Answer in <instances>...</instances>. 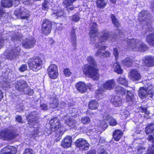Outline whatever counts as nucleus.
<instances>
[{"mask_svg": "<svg viewBox=\"0 0 154 154\" xmlns=\"http://www.w3.org/2000/svg\"><path fill=\"white\" fill-rule=\"evenodd\" d=\"M87 59L88 62L91 65L86 64L82 67V70L84 74L94 80H98L99 78V74L95 67L96 64L94 58L89 56L88 57Z\"/></svg>", "mask_w": 154, "mask_h": 154, "instance_id": "nucleus-1", "label": "nucleus"}, {"mask_svg": "<svg viewBox=\"0 0 154 154\" xmlns=\"http://www.w3.org/2000/svg\"><path fill=\"white\" fill-rule=\"evenodd\" d=\"M101 33L103 34V35L99 37L98 43H96L95 44L96 47L98 48V51L95 54V55L97 56H103V55L104 52L106 47L103 46L104 45L103 43L107 40H112L113 41L116 39V37L113 36V34L106 30L102 31Z\"/></svg>", "mask_w": 154, "mask_h": 154, "instance_id": "nucleus-2", "label": "nucleus"}, {"mask_svg": "<svg viewBox=\"0 0 154 154\" xmlns=\"http://www.w3.org/2000/svg\"><path fill=\"white\" fill-rule=\"evenodd\" d=\"M128 47L133 51H144L147 49L145 44L139 40L136 39H127Z\"/></svg>", "mask_w": 154, "mask_h": 154, "instance_id": "nucleus-3", "label": "nucleus"}, {"mask_svg": "<svg viewBox=\"0 0 154 154\" xmlns=\"http://www.w3.org/2000/svg\"><path fill=\"white\" fill-rule=\"evenodd\" d=\"M116 84L113 79L108 80L102 85L103 87H98V88L95 91L96 97L97 99H102L104 95V90H112L114 88Z\"/></svg>", "mask_w": 154, "mask_h": 154, "instance_id": "nucleus-4", "label": "nucleus"}, {"mask_svg": "<svg viewBox=\"0 0 154 154\" xmlns=\"http://www.w3.org/2000/svg\"><path fill=\"white\" fill-rule=\"evenodd\" d=\"M16 89L18 91L24 92L25 94L31 95L33 93L32 90L30 89L26 82L24 80H20L15 83Z\"/></svg>", "mask_w": 154, "mask_h": 154, "instance_id": "nucleus-5", "label": "nucleus"}, {"mask_svg": "<svg viewBox=\"0 0 154 154\" xmlns=\"http://www.w3.org/2000/svg\"><path fill=\"white\" fill-rule=\"evenodd\" d=\"M28 65L30 69L35 72L38 71L42 67V62L39 57L30 59L28 62Z\"/></svg>", "mask_w": 154, "mask_h": 154, "instance_id": "nucleus-6", "label": "nucleus"}, {"mask_svg": "<svg viewBox=\"0 0 154 154\" xmlns=\"http://www.w3.org/2000/svg\"><path fill=\"white\" fill-rule=\"evenodd\" d=\"M154 88H149L147 89L144 87H140L138 91V95L142 99H143L147 97L148 96L152 97L153 95Z\"/></svg>", "mask_w": 154, "mask_h": 154, "instance_id": "nucleus-7", "label": "nucleus"}, {"mask_svg": "<svg viewBox=\"0 0 154 154\" xmlns=\"http://www.w3.org/2000/svg\"><path fill=\"white\" fill-rule=\"evenodd\" d=\"M47 71L48 75L51 79H54L57 78L59 75L58 68L55 64H51L48 68Z\"/></svg>", "mask_w": 154, "mask_h": 154, "instance_id": "nucleus-8", "label": "nucleus"}, {"mask_svg": "<svg viewBox=\"0 0 154 154\" xmlns=\"http://www.w3.org/2000/svg\"><path fill=\"white\" fill-rule=\"evenodd\" d=\"M14 137V134L8 129H5L0 131V139L5 140L12 139Z\"/></svg>", "mask_w": 154, "mask_h": 154, "instance_id": "nucleus-9", "label": "nucleus"}, {"mask_svg": "<svg viewBox=\"0 0 154 154\" xmlns=\"http://www.w3.org/2000/svg\"><path fill=\"white\" fill-rule=\"evenodd\" d=\"M19 45H20V44L18 45L17 47L15 46L14 48L7 54V57L8 59L11 60L15 59L18 56L20 50Z\"/></svg>", "mask_w": 154, "mask_h": 154, "instance_id": "nucleus-10", "label": "nucleus"}, {"mask_svg": "<svg viewBox=\"0 0 154 154\" xmlns=\"http://www.w3.org/2000/svg\"><path fill=\"white\" fill-rule=\"evenodd\" d=\"M52 23L48 20H45L43 21L42 24V30L45 35H48L51 32Z\"/></svg>", "mask_w": 154, "mask_h": 154, "instance_id": "nucleus-11", "label": "nucleus"}, {"mask_svg": "<svg viewBox=\"0 0 154 154\" xmlns=\"http://www.w3.org/2000/svg\"><path fill=\"white\" fill-rule=\"evenodd\" d=\"M75 144L80 149L83 150L88 149L89 146V144L88 142L82 138H80L77 140Z\"/></svg>", "mask_w": 154, "mask_h": 154, "instance_id": "nucleus-12", "label": "nucleus"}, {"mask_svg": "<svg viewBox=\"0 0 154 154\" xmlns=\"http://www.w3.org/2000/svg\"><path fill=\"white\" fill-rule=\"evenodd\" d=\"M27 119L29 123L34 125L38 122V115L36 112H31L27 117Z\"/></svg>", "mask_w": 154, "mask_h": 154, "instance_id": "nucleus-13", "label": "nucleus"}, {"mask_svg": "<svg viewBox=\"0 0 154 154\" xmlns=\"http://www.w3.org/2000/svg\"><path fill=\"white\" fill-rule=\"evenodd\" d=\"M14 14L20 16L23 19H26L28 16V11L23 7H21L20 9L16 10L14 12Z\"/></svg>", "mask_w": 154, "mask_h": 154, "instance_id": "nucleus-14", "label": "nucleus"}, {"mask_svg": "<svg viewBox=\"0 0 154 154\" xmlns=\"http://www.w3.org/2000/svg\"><path fill=\"white\" fill-rule=\"evenodd\" d=\"M129 77L131 79L135 82L138 81L141 79L140 74L136 69H132L130 71Z\"/></svg>", "mask_w": 154, "mask_h": 154, "instance_id": "nucleus-15", "label": "nucleus"}, {"mask_svg": "<svg viewBox=\"0 0 154 154\" xmlns=\"http://www.w3.org/2000/svg\"><path fill=\"white\" fill-rule=\"evenodd\" d=\"M143 65L151 67L154 66V57L151 56H148L145 57L142 60Z\"/></svg>", "mask_w": 154, "mask_h": 154, "instance_id": "nucleus-16", "label": "nucleus"}, {"mask_svg": "<svg viewBox=\"0 0 154 154\" xmlns=\"http://www.w3.org/2000/svg\"><path fill=\"white\" fill-rule=\"evenodd\" d=\"M35 43V41L33 38H26L23 42V46L26 48H30L34 47Z\"/></svg>", "mask_w": 154, "mask_h": 154, "instance_id": "nucleus-17", "label": "nucleus"}, {"mask_svg": "<svg viewBox=\"0 0 154 154\" xmlns=\"http://www.w3.org/2000/svg\"><path fill=\"white\" fill-rule=\"evenodd\" d=\"M75 87L78 91L81 93H84L87 92V86L84 82H78Z\"/></svg>", "mask_w": 154, "mask_h": 154, "instance_id": "nucleus-18", "label": "nucleus"}, {"mask_svg": "<svg viewBox=\"0 0 154 154\" xmlns=\"http://www.w3.org/2000/svg\"><path fill=\"white\" fill-rule=\"evenodd\" d=\"M97 25L95 22L91 23L90 27V36L91 38H93L97 35L98 33Z\"/></svg>", "mask_w": 154, "mask_h": 154, "instance_id": "nucleus-19", "label": "nucleus"}, {"mask_svg": "<svg viewBox=\"0 0 154 154\" xmlns=\"http://www.w3.org/2000/svg\"><path fill=\"white\" fill-rule=\"evenodd\" d=\"M50 123L52 126V131H55L59 128L60 127L59 119L57 118H53L50 121Z\"/></svg>", "mask_w": 154, "mask_h": 154, "instance_id": "nucleus-20", "label": "nucleus"}, {"mask_svg": "<svg viewBox=\"0 0 154 154\" xmlns=\"http://www.w3.org/2000/svg\"><path fill=\"white\" fill-rule=\"evenodd\" d=\"M65 122L68 126L72 128H74L77 129H80V127H78L79 123L73 119L70 118L68 119L67 120L65 119Z\"/></svg>", "mask_w": 154, "mask_h": 154, "instance_id": "nucleus-21", "label": "nucleus"}, {"mask_svg": "<svg viewBox=\"0 0 154 154\" xmlns=\"http://www.w3.org/2000/svg\"><path fill=\"white\" fill-rule=\"evenodd\" d=\"M72 138L71 137L68 136L64 138L61 142V146L64 148L70 147L71 145Z\"/></svg>", "mask_w": 154, "mask_h": 154, "instance_id": "nucleus-22", "label": "nucleus"}, {"mask_svg": "<svg viewBox=\"0 0 154 154\" xmlns=\"http://www.w3.org/2000/svg\"><path fill=\"white\" fill-rule=\"evenodd\" d=\"M103 119L107 120H109V125L111 126H114L118 124L116 120L114 118L111 117L108 113H105L104 114Z\"/></svg>", "mask_w": 154, "mask_h": 154, "instance_id": "nucleus-23", "label": "nucleus"}, {"mask_svg": "<svg viewBox=\"0 0 154 154\" xmlns=\"http://www.w3.org/2000/svg\"><path fill=\"white\" fill-rule=\"evenodd\" d=\"M16 151L14 146H11L9 148L6 147L2 150L0 154H16Z\"/></svg>", "mask_w": 154, "mask_h": 154, "instance_id": "nucleus-24", "label": "nucleus"}, {"mask_svg": "<svg viewBox=\"0 0 154 154\" xmlns=\"http://www.w3.org/2000/svg\"><path fill=\"white\" fill-rule=\"evenodd\" d=\"M97 125L98 129L96 128L95 129H97V130L99 131V132L104 131V128L107 127V123L106 121L104 120L102 121L98 120L97 121Z\"/></svg>", "mask_w": 154, "mask_h": 154, "instance_id": "nucleus-25", "label": "nucleus"}, {"mask_svg": "<svg viewBox=\"0 0 154 154\" xmlns=\"http://www.w3.org/2000/svg\"><path fill=\"white\" fill-rule=\"evenodd\" d=\"M111 101L113 105L116 107L121 106L122 102V99L117 96L113 97Z\"/></svg>", "mask_w": 154, "mask_h": 154, "instance_id": "nucleus-26", "label": "nucleus"}, {"mask_svg": "<svg viewBox=\"0 0 154 154\" xmlns=\"http://www.w3.org/2000/svg\"><path fill=\"white\" fill-rule=\"evenodd\" d=\"M148 140L152 143L151 147H150L147 154H154V137L152 135H149L147 138Z\"/></svg>", "mask_w": 154, "mask_h": 154, "instance_id": "nucleus-27", "label": "nucleus"}, {"mask_svg": "<svg viewBox=\"0 0 154 154\" xmlns=\"http://www.w3.org/2000/svg\"><path fill=\"white\" fill-rule=\"evenodd\" d=\"M126 102L129 105H132L134 99L133 93L130 91H127L126 97Z\"/></svg>", "mask_w": 154, "mask_h": 154, "instance_id": "nucleus-28", "label": "nucleus"}, {"mask_svg": "<svg viewBox=\"0 0 154 154\" xmlns=\"http://www.w3.org/2000/svg\"><path fill=\"white\" fill-rule=\"evenodd\" d=\"M144 131L147 135L154 133V124L150 123L145 128Z\"/></svg>", "mask_w": 154, "mask_h": 154, "instance_id": "nucleus-29", "label": "nucleus"}, {"mask_svg": "<svg viewBox=\"0 0 154 154\" xmlns=\"http://www.w3.org/2000/svg\"><path fill=\"white\" fill-rule=\"evenodd\" d=\"M122 135L123 133L119 130H115L113 133V138L114 140L117 141L119 140Z\"/></svg>", "mask_w": 154, "mask_h": 154, "instance_id": "nucleus-30", "label": "nucleus"}, {"mask_svg": "<svg viewBox=\"0 0 154 154\" xmlns=\"http://www.w3.org/2000/svg\"><path fill=\"white\" fill-rule=\"evenodd\" d=\"M146 41L151 46L154 45V33H150L146 37Z\"/></svg>", "mask_w": 154, "mask_h": 154, "instance_id": "nucleus-31", "label": "nucleus"}, {"mask_svg": "<svg viewBox=\"0 0 154 154\" xmlns=\"http://www.w3.org/2000/svg\"><path fill=\"white\" fill-rule=\"evenodd\" d=\"M99 106V104L95 100H92L88 104L89 108L92 110L96 109Z\"/></svg>", "mask_w": 154, "mask_h": 154, "instance_id": "nucleus-32", "label": "nucleus"}, {"mask_svg": "<svg viewBox=\"0 0 154 154\" xmlns=\"http://www.w3.org/2000/svg\"><path fill=\"white\" fill-rule=\"evenodd\" d=\"M58 100L55 97H51L50 99V107L52 108H54L57 106Z\"/></svg>", "mask_w": 154, "mask_h": 154, "instance_id": "nucleus-33", "label": "nucleus"}, {"mask_svg": "<svg viewBox=\"0 0 154 154\" xmlns=\"http://www.w3.org/2000/svg\"><path fill=\"white\" fill-rule=\"evenodd\" d=\"M113 68L114 71L118 74H121L122 73L123 70L118 63L114 64Z\"/></svg>", "mask_w": 154, "mask_h": 154, "instance_id": "nucleus-34", "label": "nucleus"}, {"mask_svg": "<svg viewBox=\"0 0 154 154\" xmlns=\"http://www.w3.org/2000/svg\"><path fill=\"white\" fill-rule=\"evenodd\" d=\"M70 41L72 45L75 46L76 44V36L74 30H73L70 33V37H69Z\"/></svg>", "mask_w": 154, "mask_h": 154, "instance_id": "nucleus-35", "label": "nucleus"}, {"mask_svg": "<svg viewBox=\"0 0 154 154\" xmlns=\"http://www.w3.org/2000/svg\"><path fill=\"white\" fill-rule=\"evenodd\" d=\"M118 83L125 86H128V82L126 78L124 77H119L117 79Z\"/></svg>", "mask_w": 154, "mask_h": 154, "instance_id": "nucleus-36", "label": "nucleus"}, {"mask_svg": "<svg viewBox=\"0 0 154 154\" xmlns=\"http://www.w3.org/2000/svg\"><path fill=\"white\" fill-rule=\"evenodd\" d=\"M97 7L100 8H103L106 6V2L105 0H97L96 2Z\"/></svg>", "mask_w": 154, "mask_h": 154, "instance_id": "nucleus-37", "label": "nucleus"}, {"mask_svg": "<svg viewBox=\"0 0 154 154\" xmlns=\"http://www.w3.org/2000/svg\"><path fill=\"white\" fill-rule=\"evenodd\" d=\"M11 0H2V7L6 8L11 7L12 5Z\"/></svg>", "mask_w": 154, "mask_h": 154, "instance_id": "nucleus-38", "label": "nucleus"}, {"mask_svg": "<svg viewBox=\"0 0 154 154\" xmlns=\"http://www.w3.org/2000/svg\"><path fill=\"white\" fill-rule=\"evenodd\" d=\"M122 64L128 67L131 66L132 60L129 57H127L122 60Z\"/></svg>", "mask_w": 154, "mask_h": 154, "instance_id": "nucleus-39", "label": "nucleus"}, {"mask_svg": "<svg viewBox=\"0 0 154 154\" xmlns=\"http://www.w3.org/2000/svg\"><path fill=\"white\" fill-rule=\"evenodd\" d=\"M21 35L18 33L13 34L11 36V40L15 42L16 41H20L22 38Z\"/></svg>", "mask_w": 154, "mask_h": 154, "instance_id": "nucleus-40", "label": "nucleus"}, {"mask_svg": "<svg viewBox=\"0 0 154 154\" xmlns=\"http://www.w3.org/2000/svg\"><path fill=\"white\" fill-rule=\"evenodd\" d=\"M115 90L118 94L121 95H124L125 94V90L122 87L120 86H116Z\"/></svg>", "mask_w": 154, "mask_h": 154, "instance_id": "nucleus-41", "label": "nucleus"}, {"mask_svg": "<svg viewBox=\"0 0 154 154\" xmlns=\"http://www.w3.org/2000/svg\"><path fill=\"white\" fill-rule=\"evenodd\" d=\"M81 122L83 124H88L91 122V119L89 117L85 116L82 118Z\"/></svg>", "mask_w": 154, "mask_h": 154, "instance_id": "nucleus-42", "label": "nucleus"}, {"mask_svg": "<svg viewBox=\"0 0 154 154\" xmlns=\"http://www.w3.org/2000/svg\"><path fill=\"white\" fill-rule=\"evenodd\" d=\"M7 79L6 78H4L2 81H1L2 84V87L3 88H8L10 87V84L6 81Z\"/></svg>", "mask_w": 154, "mask_h": 154, "instance_id": "nucleus-43", "label": "nucleus"}, {"mask_svg": "<svg viewBox=\"0 0 154 154\" xmlns=\"http://www.w3.org/2000/svg\"><path fill=\"white\" fill-rule=\"evenodd\" d=\"M111 18L112 19V21L114 25L116 27H119V26L120 24L116 18L112 14L111 15Z\"/></svg>", "mask_w": 154, "mask_h": 154, "instance_id": "nucleus-44", "label": "nucleus"}, {"mask_svg": "<svg viewBox=\"0 0 154 154\" xmlns=\"http://www.w3.org/2000/svg\"><path fill=\"white\" fill-rule=\"evenodd\" d=\"M145 151V148L143 146H138L137 147V154H142Z\"/></svg>", "mask_w": 154, "mask_h": 154, "instance_id": "nucleus-45", "label": "nucleus"}, {"mask_svg": "<svg viewBox=\"0 0 154 154\" xmlns=\"http://www.w3.org/2000/svg\"><path fill=\"white\" fill-rule=\"evenodd\" d=\"M63 72L65 75L67 77L69 76L72 74L70 70L67 68H65L64 69Z\"/></svg>", "mask_w": 154, "mask_h": 154, "instance_id": "nucleus-46", "label": "nucleus"}, {"mask_svg": "<svg viewBox=\"0 0 154 154\" xmlns=\"http://www.w3.org/2000/svg\"><path fill=\"white\" fill-rule=\"evenodd\" d=\"M80 18L78 14H75L72 16V20L74 22H77L79 20Z\"/></svg>", "mask_w": 154, "mask_h": 154, "instance_id": "nucleus-47", "label": "nucleus"}, {"mask_svg": "<svg viewBox=\"0 0 154 154\" xmlns=\"http://www.w3.org/2000/svg\"><path fill=\"white\" fill-rule=\"evenodd\" d=\"M48 2L47 1H45V2L42 4V9L45 10H47L48 8Z\"/></svg>", "mask_w": 154, "mask_h": 154, "instance_id": "nucleus-48", "label": "nucleus"}, {"mask_svg": "<svg viewBox=\"0 0 154 154\" xmlns=\"http://www.w3.org/2000/svg\"><path fill=\"white\" fill-rule=\"evenodd\" d=\"M57 14V18H58V17H61L62 16H63L64 14V12L63 11L61 10H59L57 12V13H55V12H54L53 14V15L55 14Z\"/></svg>", "mask_w": 154, "mask_h": 154, "instance_id": "nucleus-49", "label": "nucleus"}, {"mask_svg": "<svg viewBox=\"0 0 154 154\" xmlns=\"http://www.w3.org/2000/svg\"><path fill=\"white\" fill-rule=\"evenodd\" d=\"M140 111L142 112H144L145 114L148 115L149 112L147 110V109L146 107H140Z\"/></svg>", "mask_w": 154, "mask_h": 154, "instance_id": "nucleus-50", "label": "nucleus"}, {"mask_svg": "<svg viewBox=\"0 0 154 154\" xmlns=\"http://www.w3.org/2000/svg\"><path fill=\"white\" fill-rule=\"evenodd\" d=\"M33 150L30 149H26L23 154H33Z\"/></svg>", "mask_w": 154, "mask_h": 154, "instance_id": "nucleus-51", "label": "nucleus"}, {"mask_svg": "<svg viewBox=\"0 0 154 154\" xmlns=\"http://www.w3.org/2000/svg\"><path fill=\"white\" fill-rule=\"evenodd\" d=\"M63 3L65 5L66 8L71 5L72 3L69 0H65L63 1Z\"/></svg>", "mask_w": 154, "mask_h": 154, "instance_id": "nucleus-52", "label": "nucleus"}, {"mask_svg": "<svg viewBox=\"0 0 154 154\" xmlns=\"http://www.w3.org/2000/svg\"><path fill=\"white\" fill-rule=\"evenodd\" d=\"M27 69V66L26 64L22 65L19 68V70L21 72H24Z\"/></svg>", "mask_w": 154, "mask_h": 154, "instance_id": "nucleus-53", "label": "nucleus"}, {"mask_svg": "<svg viewBox=\"0 0 154 154\" xmlns=\"http://www.w3.org/2000/svg\"><path fill=\"white\" fill-rule=\"evenodd\" d=\"M66 105L64 102H61L59 104L58 103V106L57 107H58L59 108H64Z\"/></svg>", "mask_w": 154, "mask_h": 154, "instance_id": "nucleus-54", "label": "nucleus"}, {"mask_svg": "<svg viewBox=\"0 0 154 154\" xmlns=\"http://www.w3.org/2000/svg\"><path fill=\"white\" fill-rule=\"evenodd\" d=\"M15 118L16 120L18 122L22 123H23L22 117L21 116H17Z\"/></svg>", "mask_w": 154, "mask_h": 154, "instance_id": "nucleus-55", "label": "nucleus"}, {"mask_svg": "<svg viewBox=\"0 0 154 154\" xmlns=\"http://www.w3.org/2000/svg\"><path fill=\"white\" fill-rule=\"evenodd\" d=\"M113 54L115 57V58L117 59L118 57L119 53L116 48H115L114 49Z\"/></svg>", "mask_w": 154, "mask_h": 154, "instance_id": "nucleus-56", "label": "nucleus"}, {"mask_svg": "<svg viewBox=\"0 0 154 154\" xmlns=\"http://www.w3.org/2000/svg\"><path fill=\"white\" fill-rule=\"evenodd\" d=\"M40 108L42 110H46L48 109V106L46 104H41Z\"/></svg>", "mask_w": 154, "mask_h": 154, "instance_id": "nucleus-57", "label": "nucleus"}, {"mask_svg": "<svg viewBox=\"0 0 154 154\" xmlns=\"http://www.w3.org/2000/svg\"><path fill=\"white\" fill-rule=\"evenodd\" d=\"M96 152L95 150H91L89 151L86 154H96Z\"/></svg>", "mask_w": 154, "mask_h": 154, "instance_id": "nucleus-58", "label": "nucleus"}, {"mask_svg": "<svg viewBox=\"0 0 154 154\" xmlns=\"http://www.w3.org/2000/svg\"><path fill=\"white\" fill-rule=\"evenodd\" d=\"M110 55V54L109 52L108 51H104V54L103 56L104 57H108Z\"/></svg>", "mask_w": 154, "mask_h": 154, "instance_id": "nucleus-59", "label": "nucleus"}, {"mask_svg": "<svg viewBox=\"0 0 154 154\" xmlns=\"http://www.w3.org/2000/svg\"><path fill=\"white\" fill-rule=\"evenodd\" d=\"M98 154H108L104 150H101L99 152Z\"/></svg>", "mask_w": 154, "mask_h": 154, "instance_id": "nucleus-60", "label": "nucleus"}, {"mask_svg": "<svg viewBox=\"0 0 154 154\" xmlns=\"http://www.w3.org/2000/svg\"><path fill=\"white\" fill-rule=\"evenodd\" d=\"M22 2L24 4H25L26 5L28 4L29 3V0H21Z\"/></svg>", "mask_w": 154, "mask_h": 154, "instance_id": "nucleus-61", "label": "nucleus"}, {"mask_svg": "<svg viewBox=\"0 0 154 154\" xmlns=\"http://www.w3.org/2000/svg\"><path fill=\"white\" fill-rule=\"evenodd\" d=\"M3 97V93L2 91L0 89V101L1 100Z\"/></svg>", "mask_w": 154, "mask_h": 154, "instance_id": "nucleus-62", "label": "nucleus"}, {"mask_svg": "<svg viewBox=\"0 0 154 154\" xmlns=\"http://www.w3.org/2000/svg\"><path fill=\"white\" fill-rule=\"evenodd\" d=\"M88 88L90 90L92 88L93 85L89 83L87 85Z\"/></svg>", "mask_w": 154, "mask_h": 154, "instance_id": "nucleus-63", "label": "nucleus"}, {"mask_svg": "<svg viewBox=\"0 0 154 154\" xmlns=\"http://www.w3.org/2000/svg\"><path fill=\"white\" fill-rule=\"evenodd\" d=\"M110 1L113 4H116L117 0H110Z\"/></svg>", "mask_w": 154, "mask_h": 154, "instance_id": "nucleus-64", "label": "nucleus"}]
</instances>
